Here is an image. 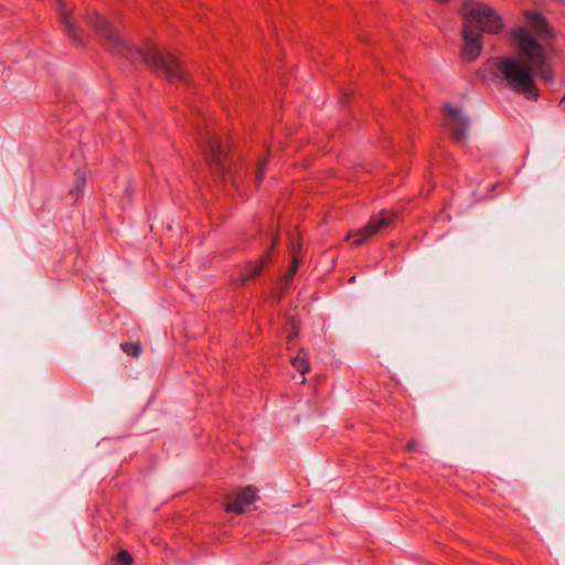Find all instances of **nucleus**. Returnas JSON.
Returning <instances> with one entry per match:
<instances>
[{
    "label": "nucleus",
    "instance_id": "f257e3e1",
    "mask_svg": "<svg viewBox=\"0 0 565 565\" xmlns=\"http://www.w3.org/2000/svg\"><path fill=\"white\" fill-rule=\"evenodd\" d=\"M524 18L529 29L518 26L511 31V36L516 43L518 52L527 63L537 68L543 79L552 81L554 73L547 64L546 52L535 38L540 40L551 39L554 36V33L546 19L540 12L525 11Z\"/></svg>",
    "mask_w": 565,
    "mask_h": 565
},
{
    "label": "nucleus",
    "instance_id": "f03ea898",
    "mask_svg": "<svg viewBox=\"0 0 565 565\" xmlns=\"http://www.w3.org/2000/svg\"><path fill=\"white\" fill-rule=\"evenodd\" d=\"M495 68L497 76L511 90L530 100L539 99L540 93L533 77V68L537 71L535 66L530 63L529 65H523L513 57H497Z\"/></svg>",
    "mask_w": 565,
    "mask_h": 565
},
{
    "label": "nucleus",
    "instance_id": "7ed1b4c3",
    "mask_svg": "<svg viewBox=\"0 0 565 565\" xmlns=\"http://www.w3.org/2000/svg\"><path fill=\"white\" fill-rule=\"evenodd\" d=\"M459 14L465 23L471 28L478 26L482 33L499 34L504 29V22L498 11L484 2L465 0Z\"/></svg>",
    "mask_w": 565,
    "mask_h": 565
},
{
    "label": "nucleus",
    "instance_id": "20e7f679",
    "mask_svg": "<svg viewBox=\"0 0 565 565\" xmlns=\"http://www.w3.org/2000/svg\"><path fill=\"white\" fill-rule=\"evenodd\" d=\"M137 53L141 56L145 64L158 75L164 76L169 82H185L186 74L181 62L175 56L171 54L163 55L152 45L138 50Z\"/></svg>",
    "mask_w": 565,
    "mask_h": 565
},
{
    "label": "nucleus",
    "instance_id": "39448f33",
    "mask_svg": "<svg viewBox=\"0 0 565 565\" xmlns=\"http://www.w3.org/2000/svg\"><path fill=\"white\" fill-rule=\"evenodd\" d=\"M395 218L396 213L394 211L382 210L376 215H373L363 227L349 232L347 239H353L352 244L354 246H361L376 234L387 230Z\"/></svg>",
    "mask_w": 565,
    "mask_h": 565
},
{
    "label": "nucleus",
    "instance_id": "423d86ee",
    "mask_svg": "<svg viewBox=\"0 0 565 565\" xmlns=\"http://www.w3.org/2000/svg\"><path fill=\"white\" fill-rule=\"evenodd\" d=\"M88 22L92 29L102 39L103 45L107 50L114 52L115 54L128 55L130 51L129 45L104 18L95 12L88 15Z\"/></svg>",
    "mask_w": 565,
    "mask_h": 565
},
{
    "label": "nucleus",
    "instance_id": "0eeeda50",
    "mask_svg": "<svg viewBox=\"0 0 565 565\" xmlns=\"http://www.w3.org/2000/svg\"><path fill=\"white\" fill-rule=\"evenodd\" d=\"M198 142L210 158L211 170L215 171L220 177H223L224 167L222 161L225 152L215 131L206 127L203 131L199 132Z\"/></svg>",
    "mask_w": 565,
    "mask_h": 565
},
{
    "label": "nucleus",
    "instance_id": "6e6552de",
    "mask_svg": "<svg viewBox=\"0 0 565 565\" xmlns=\"http://www.w3.org/2000/svg\"><path fill=\"white\" fill-rule=\"evenodd\" d=\"M461 33L462 46L460 50V58L463 62L470 63L480 56L483 47V38L480 32H477L465 22Z\"/></svg>",
    "mask_w": 565,
    "mask_h": 565
},
{
    "label": "nucleus",
    "instance_id": "1a4fd4ad",
    "mask_svg": "<svg viewBox=\"0 0 565 565\" xmlns=\"http://www.w3.org/2000/svg\"><path fill=\"white\" fill-rule=\"evenodd\" d=\"M445 114L447 116L446 129L449 131L452 139L461 141L467 136L469 121L461 114V110L450 104L445 105Z\"/></svg>",
    "mask_w": 565,
    "mask_h": 565
},
{
    "label": "nucleus",
    "instance_id": "9d476101",
    "mask_svg": "<svg viewBox=\"0 0 565 565\" xmlns=\"http://www.w3.org/2000/svg\"><path fill=\"white\" fill-rule=\"evenodd\" d=\"M257 498V491L253 487H245L241 491L227 494L225 498V509L228 512L242 514Z\"/></svg>",
    "mask_w": 565,
    "mask_h": 565
},
{
    "label": "nucleus",
    "instance_id": "9b49d317",
    "mask_svg": "<svg viewBox=\"0 0 565 565\" xmlns=\"http://www.w3.org/2000/svg\"><path fill=\"white\" fill-rule=\"evenodd\" d=\"M60 20L64 25V32L77 43H82L81 30L72 21V8L65 3L64 0H55Z\"/></svg>",
    "mask_w": 565,
    "mask_h": 565
},
{
    "label": "nucleus",
    "instance_id": "f8f14e48",
    "mask_svg": "<svg viewBox=\"0 0 565 565\" xmlns=\"http://www.w3.org/2000/svg\"><path fill=\"white\" fill-rule=\"evenodd\" d=\"M291 364L300 373V383L303 384L306 382L305 374L310 370V365L305 353L300 351L295 358L291 359Z\"/></svg>",
    "mask_w": 565,
    "mask_h": 565
},
{
    "label": "nucleus",
    "instance_id": "ddd939ff",
    "mask_svg": "<svg viewBox=\"0 0 565 565\" xmlns=\"http://www.w3.org/2000/svg\"><path fill=\"white\" fill-rule=\"evenodd\" d=\"M262 273V265H256L255 263H248L245 269L241 273L239 280L242 285H245L247 281L256 278Z\"/></svg>",
    "mask_w": 565,
    "mask_h": 565
},
{
    "label": "nucleus",
    "instance_id": "4468645a",
    "mask_svg": "<svg viewBox=\"0 0 565 565\" xmlns=\"http://www.w3.org/2000/svg\"><path fill=\"white\" fill-rule=\"evenodd\" d=\"M120 349L127 355L138 358L141 354V345L138 342H124L120 344Z\"/></svg>",
    "mask_w": 565,
    "mask_h": 565
},
{
    "label": "nucleus",
    "instance_id": "2eb2a0df",
    "mask_svg": "<svg viewBox=\"0 0 565 565\" xmlns=\"http://www.w3.org/2000/svg\"><path fill=\"white\" fill-rule=\"evenodd\" d=\"M290 257L291 259L301 260V242L300 238L290 237Z\"/></svg>",
    "mask_w": 565,
    "mask_h": 565
},
{
    "label": "nucleus",
    "instance_id": "dca6fc26",
    "mask_svg": "<svg viewBox=\"0 0 565 565\" xmlns=\"http://www.w3.org/2000/svg\"><path fill=\"white\" fill-rule=\"evenodd\" d=\"M113 559L119 565H131L134 562L132 556L125 550L120 551Z\"/></svg>",
    "mask_w": 565,
    "mask_h": 565
},
{
    "label": "nucleus",
    "instance_id": "f3484780",
    "mask_svg": "<svg viewBox=\"0 0 565 565\" xmlns=\"http://www.w3.org/2000/svg\"><path fill=\"white\" fill-rule=\"evenodd\" d=\"M299 264H300V260L299 259H291V264L288 268V271L286 273L285 275V280L286 282H289L292 280L295 274L297 273L298 270V267H299Z\"/></svg>",
    "mask_w": 565,
    "mask_h": 565
},
{
    "label": "nucleus",
    "instance_id": "a211bd4d",
    "mask_svg": "<svg viewBox=\"0 0 565 565\" xmlns=\"http://www.w3.org/2000/svg\"><path fill=\"white\" fill-rule=\"evenodd\" d=\"M278 242V237L276 236L273 241V244L270 246V249L267 250L255 264L256 265H262V269L264 268V266L269 262L270 259V256H271V250L274 249L275 245L277 244Z\"/></svg>",
    "mask_w": 565,
    "mask_h": 565
},
{
    "label": "nucleus",
    "instance_id": "6ab92c4d",
    "mask_svg": "<svg viewBox=\"0 0 565 565\" xmlns=\"http://www.w3.org/2000/svg\"><path fill=\"white\" fill-rule=\"evenodd\" d=\"M266 171V161H260L257 168V172L255 175V184L256 186H259L264 180Z\"/></svg>",
    "mask_w": 565,
    "mask_h": 565
},
{
    "label": "nucleus",
    "instance_id": "aec40b11",
    "mask_svg": "<svg viewBox=\"0 0 565 565\" xmlns=\"http://www.w3.org/2000/svg\"><path fill=\"white\" fill-rule=\"evenodd\" d=\"M291 328H292V330H291V332L287 337L288 342H290L294 339H296L298 337V333H299V326L295 321L291 322Z\"/></svg>",
    "mask_w": 565,
    "mask_h": 565
},
{
    "label": "nucleus",
    "instance_id": "412c9836",
    "mask_svg": "<svg viewBox=\"0 0 565 565\" xmlns=\"http://www.w3.org/2000/svg\"><path fill=\"white\" fill-rule=\"evenodd\" d=\"M86 178L85 174L81 171H77V188L76 191L79 192L81 188L85 186Z\"/></svg>",
    "mask_w": 565,
    "mask_h": 565
},
{
    "label": "nucleus",
    "instance_id": "4be33fe9",
    "mask_svg": "<svg viewBox=\"0 0 565 565\" xmlns=\"http://www.w3.org/2000/svg\"><path fill=\"white\" fill-rule=\"evenodd\" d=\"M417 446V443L415 440H411L406 444V449L407 450H414Z\"/></svg>",
    "mask_w": 565,
    "mask_h": 565
},
{
    "label": "nucleus",
    "instance_id": "5701e85b",
    "mask_svg": "<svg viewBox=\"0 0 565 565\" xmlns=\"http://www.w3.org/2000/svg\"><path fill=\"white\" fill-rule=\"evenodd\" d=\"M559 107L565 111V94L563 95V97L559 100Z\"/></svg>",
    "mask_w": 565,
    "mask_h": 565
},
{
    "label": "nucleus",
    "instance_id": "b1692460",
    "mask_svg": "<svg viewBox=\"0 0 565 565\" xmlns=\"http://www.w3.org/2000/svg\"><path fill=\"white\" fill-rule=\"evenodd\" d=\"M439 4H446L448 3L450 0H436Z\"/></svg>",
    "mask_w": 565,
    "mask_h": 565
},
{
    "label": "nucleus",
    "instance_id": "393cba45",
    "mask_svg": "<svg viewBox=\"0 0 565 565\" xmlns=\"http://www.w3.org/2000/svg\"><path fill=\"white\" fill-rule=\"evenodd\" d=\"M108 565H119V564L111 558Z\"/></svg>",
    "mask_w": 565,
    "mask_h": 565
}]
</instances>
